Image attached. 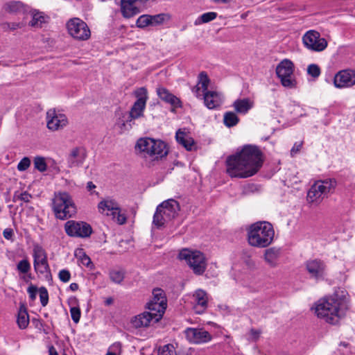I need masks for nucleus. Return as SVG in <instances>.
<instances>
[{
  "label": "nucleus",
  "mask_w": 355,
  "mask_h": 355,
  "mask_svg": "<svg viewBox=\"0 0 355 355\" xmlns=\"http://www.w3.org/2000/svg\"><path fill=\"white\" fill-rule=\"evenodd\" d=\"M261 153L255 146L247 145L240 153L226 161V171L231 178H247L256 174L262 166Z\"/></svg>",
  "instance_id": "nucleus-1"
},
{
  "label": "nucleus",
  "mask_w": 355,
  "mask_h": 355,
  "mask_svg": "<svg viewBox=\"0 0 355 355\" xmlns=\"http://www.w3.org/2000/svg\"><path fill=\"white\" fill-rule=\"evenodd\" d=\"M348 309L345 291H342L340 295L336 292L331 296L320 300L316 304L315 313L325 322L336 324L345 315Z\"/></svg>",
  "instance_id": "nucleus-2"
},
{
  "label": "nucleus",
  "mask_w": 355,
  "mask_h": 355,
  "mask_svg": "<svg viewBox=\"0 0 355 355\" xmlns=\"http://www.w3.org/2000/svg\"><path fill=\"white\" fill-rule=\"evenodd\" d=\"M275 230L271 223L259 221L252 224L248 230V242L250 245L264 248L273 241Z\"/></svg>",
  "instance_id": "nucleus-3"
},
{
  "label": "nucleus",
  "mask_w": 355,
  "mask_h": 355,
  "mask_svg": "<svg viewBox=\"0 0 355 355\" xmlns=\"http://www.w3.org/2000/svg\"><path fill=\"white\" fill-rule=\"evenodd\" d=\"M52 209L57 218L66 220L76 214V207L71 196L67 192L55 193L52 200Z\"/></svg>",
  "instance_id": "nucleus-4"
},
{
  "label": "nucleus",
  "mask_w": 355,
  "mask_h": 355,
  "mask_svg": "<svg viewBox=\"0 0 355 355\" xmlns=\"http://www.w3.org/2000/svg\"><path fill=\"white\" fill-rule=\"evenodd\" d=\"M180 211L179 203L174 199H168L159 204L153 216V224L159 228L173 220Z\"/></svg>",
  "instance_id": "nucleus-5"
},
{
  "label": "nucleus",
  "mask_w": 355,
  "mask_h": 355,
  "mask_svg": "<svg viewBox=\"0 0 355 355\" xmlns=\"http://www.w3.org/2000/svg\"><path fill=\"white\" fill-rule=\"evenodd\" d=\"M336 187V182L334 179H326L315 182L308 191V202L315 205L320 204L329 193L334 191Z\"/></svg>",
  "instance_id": "nucleus-6"
},
{
  "label": "nucleus",
  "mask_w": 355,
  "mask_h": 355,
  "mask_svg": "<svg viewBox=\"0 0 355 355\" xmlns=\"http://www.w3.org/2000/svg\"><path fill=\"white\" fill-rule=\"evenodd\" d=\"M135 95L137 101L132 106L127 119L125 120L119 122V124L122 126H125L128 124L131 128L134 124L133 121L144 116V112L146 108V102L148 100V92L145 87H140L135 92Z\"/></svg>",
  "instance_id": "nucleus-7"
},
{
  "label": "nucleus",
  "mask_w": 355,
  "mask_h": 355,
  "mask_svg": "<svg viewBox=\"0 0 355 355\" xmlns=\"http://www.w3.org/2000/svg\"><path fill=\"white\" fill-rule=\"evenodd\" d=\"M178 257L184 260L193 272L198 275H202L206 270L207 261L203 253L198 250H192L188 248L182 249Z\"/></svg>",
  "instance_id": "nucleus-8"
},
{
  "label": "nucleus",
  "mask_w": 355,
  "mask_h": 355,
  "mask_svg": "<svg viewBox=\"0 0 355 355\" xmlns=\"http://www.w3.org/2000/svg\"><path fill=\"white\" fill-rule=\"evenodd\" d=\"M98 209L100 213L111 216L112 219L120 225L126 222L125 215L121 212L118 202L110 198H107L101 200L98 205Z\"/></svg>",
  "instance_id": "nucleus-9"
},
{
  "label": "nucleus",
  "mask_w": 355,
  "mask_h": 355,
  "mask_svg": "<svg viewBox=\"0 0 355 355\" xmlns=\"http://www.w3.org/2000/svg\"><path fill=\"white\" fill-rule=\"evenodd\" d=\"M294 64L288 59L281 61L276 67V74L279 78L282 86L292 89L296 86V81L293 77Z\"/></svg>",
  "instance_id": "nucleus-10"
},
{
  "label": "nucleus",
  "mask_w": 355,
  "mask_h": 355,
  "mask_svg": "<svg viewBox=\"0 0 355 355\" xmlns=\"http://www.w3.org/2000/svg\"><path fill=\"white\" fill-rule=\"evenodd\" d=\"M302 42L307 49L314 52H321L328 45L326 39L322 37L320 33L315 30L306 31L302 36Z\"/></svg>",
  "instance_id": "nucleus-11"
},
{
  "label": "nucleus",
  "mask_w": 355,
  "mask_h": 355,
  "mask_svg": "<svg viewBox=\"0 0 355 355\" xmlns=\"http://www.w3.org/2000/svg\"><path fill=\"white\" fill-rule=\"evenodd\" d=\"M64 229L70 237L87 238L92 233L91 225L84 221L68 220L65 223Z\"/></svg>",
  "instance_id": "nucleus-12"
},
{
  "label": "nucleus",
  "mask_w": 355,
  "mask_h": 355,
  "mask_svg": "<svg viewBox=\"0 0 355 355\" xmlns=\"http://www.w3.org/2000/svg\"><path fill=\"white\" fill-rule=\"evenodd\" d=\"M167 307V300L164 291L155 288L153 291V298L147 304L146 308L150 311L155 312L157 320H159Z\"/></svg>",
  "instance_id": "nucleus-13"
},
{
  "label": "nucleus",
  "mask_w": 355,
  "mask_h": 355,
  "mask_svg": "<svg viewBox=\"0 0 355 355\" xmlns=\"http://www.w3.org/2000/svg\"><path fill=\"white\" fill-rule=\"evenodd\" d=\"M69 34L76 40H87L91 35L87 24L79 18H73L67 23Z\"/></svg>",
  "instance_id": "nucleus-14"
},
{
  "label": "nucleus",
  "mask_w": 355,
  "mask_h": 355,
  "mask_svg": "<svg viewBox=\"0 0 355 355\" xmlns=\"http://www.w3.org/2000/svg\"><path fill=\"white\" fill-rule=\"evenodd\" d=\"M33 266L35 270L40 274H46L50 272L47 261V256L44 249L37 244L33 246Z\"/></svg>",
  "instance_id": "nucleus-15"
},
{
  "label": "nucleus",
  "mask_w": 355,
  "mask_h": 355,
  "mask_svg": "<svg viewBox=\"0 0 355 355\" xmlns=\"http://www.w3.org/2000/svg\"><path fill=\"white\" fill-rule=\"evenodd\" d=\"M68 123L65 114L49 110L46 112V125L51 131H57L64 128Z\"/></svg>",
  "instance_id": "nucleus-16"
},
{
  "label": "nucleus",
  "mask_w": 355,
  "mask_h": 355,
  "mask_svg": "<svg viewBox=\"0 0 355 355\" xmlns=\"http://www.w3.org/2000/svg\"><path fill=\"white\" fill-rule=\"evenodd\" d=\"M185 336L187 339L193 344H202L211 340V335L202 328H187Z\"/></svg>",
  "instance_id": "nucleus-17"
},
{
  "label": "nucleus",
  "mask_w": 355,
  "mask_h": 355,
  "mask_svg": "<svg viewBox=\"0 0 355 355\" xmlns=\"http://www.w3.org/2000/svg\"><path fill=\"white\" fill-rule=\"evenodd\" d=\"M334 84L336 88H347L355 85V71L344 69L334 76Z\"/></svg>",
  "instance_id": "nucleus-18"
},
{
  "label": "nucleus",
  "mask_w": 355,
  "mask_h": 355,
  "mask_svg": "<svg viewBox=\"0 0 355 355\" xmlns=\"http://www.w3.org/2000/svg\"><path fill=\"white\" fill-rule=\"evenodd\" d=\"M193 308L198 314L203 313L208 307V295L202 289L196 290L192 297Z\"/></svg>",
  "instance_id": "nucleus-19"
},
{
  "label": "nucleus",
  "mask_w": 355,
  "mask_h": 355,
  "mask_svg": "<svg viewBox=\"0 0 355 355\" xmlns=\"http://www.w3.org/2000/svg\"><path fill=\"white\" fill-rule=\"evenodd\" d=\"M306 268L309 274L316 279L324 278L326 265L320 259H313L306 261Z\"/></svg>",
  "instance_id": "nucleus-20"
},
{
  "label": "nucleus",
  "mask_w": 355,
  "mask_h": 355,
  "mask_svg": "<svg viewBox=\"0 0 355 355\" xmlns=\"http://www.w3.org/2000/svg\"><path fill=\"white\" fill-rule=\"evenodd\" d=\"M151 146H153L150 147L148 158L151 160H158L167 155L168 148L166 144L164 141L153 139Z\"/></svg>",
  "instance_id": "nucleus-21"
},
{
  "label": "nucleus",
  "mask_w": 355,
  "mask_h": 355,
  "mask_svg": "<svg viewBox=\"0 0 355 355\" xmlns=\"http://www.w3.org/2000/svg\"><path fill=\"white\" fill-rule=\"evenodd\" d=\"M87 157V152L83 147H76L71 150L68 157V164L69 167H76L81 166Z\"/></svg>",
  "instance_id": "nucleus-22"
},
{
  "label": "nucleus",
  "mask_w": 355,
  "mask_h": 355,
  "mask_svg": "<svg viewBox=\"0 0 355 355\" xmlns=\"http://www.w3.org/2000/svg\"><path fill=\"white\" fill-rule=\"evenodd\" d=\"M155 311H145L141 314L135 316L131 320L132 326L135 328L147 327L150 325L151 321L158 322L156 320Z\"/></svg>",
  "instance_id": "nucleus-23"
},
{
  "label": "nucleus",
  "mask_w": 355,
  "mask_h": 355,
  "mask_svg": "<svg viewBox=\"0 0 355 355\" xmlns=\"http://www.w3.org/2000/svg\"><path fill=\"white\" fill-rule=\"evenodd\" d=\"M205 105L209 110L216 109L223 103V96L215 91H209L203 94Z\"/></svg>",
  "instance_id": "nucleus-24"
},
{
  "label": "nucleus",
  "mask_w": 355,
  "mask_h": 355,
  "mask_svg": "<svg viewBox=\"0 0 355 355\" xmlns=\"http://www.w3.org/2000/svg\"><path fill=\"white\" fill-rule=\"evenodd\" d=\"M175 139L177 142L182 145L188 151H192L197 149V145L194 139L189 135V134L180 129L176 132Z\"/></svg>",
  "instance_id": "nucleus-25"
},
{
  "label": "nucleus",
  "mask_w": 355,
  "mask_h": 355,
  "mask_svg": "<svg viewBox=\"0 0 355 355\" xmlns=\"http://www.w3.org/2000/svg\"><path fill=\"white\" fill-rule=\"evenodd\" d=\"M157 94L160 99L174 107H178L181 106L180 99L173 94L170 93L169 91L164 87H158L157 89Z\"/></svg>",
  "instance_id": "nucleus-26"
},
{
  "label": "nucleus",
  "mask_w": 355,
  "mask_h": 355,
  "mask_svg": "<svg viewBox=\"0 0 355 355\" xmlns=\"http://www.w3.org/2000/svg\"><path fill=\"white\" fill-rule=\"evenodd\" d=\"M235 111L241 114H247L254 106V101L250 98L236 99L233 103Z\"/></svg>",
  "instance_id": "nucleus-27"
},
{
  "label": "nucleus",
  "mask_w": 355,
  "mask_h": 355,
  "mask_svg": "<svg viewBox=\"0 0 355 355\" xmlns=\"http://www.w3.org/2000/svg\"><path fill=\"white\" fill-rule=\"evenodd\" d=\"M153 139L150 137L140 138L137 140L135 145V150L139 153L141 156L148 158L150 153L151 143Z\"/></svg>",
  "instance_id": "nucleus-28"
},
{
  "label": "nucleus",
  "mask_w": 355,
  "mask_h": 355,
  "mask_svg": "<svg viewBox=\"0 0 355 355\" xmlns=\"http://www.w3.org/2000/svg\"><path fill=\"white\" fill-rule=\"evenodd\" d=\"M280 255V249L270 248L265 250L263 259L270 267H276L278 264V259Z\"/></svg>",
  "instance_id": "nucleus-29"
},
{
  "label": "nucleus",
  "mask_w": 355,
  "mask_h": 355,
  "mask_svg": "<svg viewBox=\"0 0 355 355\" xmlns=\"http://www.w3.org/2000/svg\"><path fill=\"white\" fill-rule=\"evenodd\" d=\"M3 10L10 14L24 13L26 11V6L19 1H10L6 2L3 7Z\"/></svg>",
  "instance_id": "nucleus-30"
},
{
  "label": "nucleus",
  "mask_w": 355,
  "mask_h": 355,
  "mask_svg": "<svg viewBox=\"0 0 355 355\" xmlns=\"http://www.w3.org/2000/svg\"><path fill=\"white\" fill-rule=\"evenodd\" d=\"M121 11L125 18H130L139 12L136 3H132L123 0L121 1Z\"/></svg>",
  "instance_id": "nucleus-31"
},
{
  "label": "nucleus",
  "mask_w": 355,
  "mask_h": 355,
  "mask_svg": "<svg viewBox=\"0 0 355 355\" xmlns=\"http://www.w3.org/2000/svg\"><path fill=\"white\" fill-rule=\"evenodd\" d=\"M17 323L20 329H25L29 324V315L25 306L21 305L19 307Z\"/></svg>",
  "instance_id": "nucleus-32"
},
{
  "label": "nucleus",
  "mask_w": 355,
  "mask_h": 355,
  "mask_svg": "<svg viewBox=\"0 0 355 355\" xmlns=\"http://www.w3.org/2000/svg\"><path fill=\"white\" fill-rule=\"evenodd\" d=\"M48 17L43 12L34 10L32 12V19L29 22V25L35 28H41L43 24L47 21Z\"/></svg>",
  "instance_id": "nucleus-33"
},
{
  "label": "nucleus",
  "mask_w": 355,
  "mask_h": 355,
  "mask_svg": "<svg viewBox=\"0 0 355 355\" xmlns=\"http://www.w3.org/2000/svg\"><path fill=\"white\" fill-rule=\"evenodd\" d=\"M108 275L111 282L116 284H121L125 278V271L122 269H111Z\"/></svg>",
  "instance_id": "nucleus-34"
},
{
  "label": "nucleus",
  "mask_w": 355,
  "mask_h": 355,
  "mask_svg": "<svg viewBox=\"0 0 355 355\" xmlns=\"http://www.w3.org/2000/svg\"><path fill=\"white\" fill-rule=\"evenodd\" d=\"M239 121V119L236 113L233 112H227L224 114L223 122L224 124L231 128L235 126Z\"/></svg>",
  "instance_id": "nucleus-35"
},
{
  "label": "nucleus",
  "mask_w": 355,
  "mask_h": 355,
  "mask_svg": "<svg viewBox=\"0 0 355 355\" xmlns=\"http://www.w3.org/2000/svg\"><path fill=\"white\" fill-rule=\"evenodd\" d=\"M168 19V16L164 13H161L155 15H150V26H156L161 25Z\"/></svg>",
  "instance_id": "nucleus-36"
},
{
  "label": "nucleus",
  "mask_w": 355,
  "mask_h": 355,
  "mask_svg": "<svg viewBox=\"0 0 355 355\" xmlns=\"http://www.w3.org/2000/svg\"><path fill=\"white\" fill-rule=\"evenodd\" d=\"M210 80L207 76V74L205 71H202L200 73L198 76V85L202 88V92L203 94L208 91V86L209 84Z\"/></svg>",
  "instance_id": "nucleus-37"
},
{
  "label": "nucleus",
  "mask_w": 355,
  "mask_h": 355,
  "mask_svg": "<svg viewBox=\"0 0 355 355\" xmlns=\"http://www.w3.org/2000/svg\"><path fill=\"white\" fill-rule=\"evenodd\" d=\"M17 270L22 274H27L31 270V263L25 259L19 261L17 265Z\"/></svg>",
  "instance_id": "nucleus-38"
},
{
  "label": "nucleus",
  "mask_w": 355,
  "mask_h": 355,
  "mask_svg": "<svg viewBox=\"0 0 355 355\" xmlns=\"http://www.w3.org/2000/svg\"><path fill=\"white\" fill-rule=\"evenodd\" d=\"M158 355H176L175 347L172 344H167L160 347Z\"/></svg>",
  "instance_id": "nucleus-39"
},
{
  "label": "nucleus",
  "mask_w": 355,
  "mask_h": 355,
  "mask_svg": "<svg viewBox=\"0 0 355 355\" xmlns=\"http://www.w3.org/2000/svg\"><path fill=\"white\" fill-rule=\"evenodd\" d=\"M31 198L32 196L27 191L22 193L15 192L13 196V201L17 202L20 200L24 202H28Z\"/></svg>",
  "instance_id": "nucleus-40"
},
{
  "label": "nucleus",
  "mask_w": 355,
  "mask_h": 355,
  "mask_svg": "<svg viewBox=\"0 0 355 355\" xmlns=\"http://www.w3.org/2000/svg\"><path fill=\"white\" fill-rule=\"evenodd\" d=\"M150 15H141L137 20V26L141 28H144L150 26Z\"/></svg>",
  "instance_id": "nucleus-41"
},
{
  "label": "nucleus",
  "mask_w": 355,
  "mask_h": 355,
  "mask_svg": "<svg viewBox=\"0 0 355 355\" xmlns=\"http://www.w3.org/2000/svg\"><path fill=\"white\" fill-rule=\"evenodd\" d=\"M34 166L40 172H44L46 170V162L42 157H36L34 159Z\"/></svg>",
  "instance_id": "nucleus-42"
},
{
  "label": "nucleus",
  "mask_w": 355,
  "mask_h": 355,
  "mask_svg": "<svg viewBox=\"0 0 355 355\" xmlns=\"http://www.w3.org/2000/svg\"><path fill=\"white\" fill-rule=\"evenodd\" d=\"M217 17V13L215 12H205L200 15L198 18L200 23H208L214 19H215Z\"/></svg>",
  "instance_id": "nucleus-43"
},
{
  "label": "nucleus",
  "mask_w": 355,
  "mask_h": 355,
  "mask_svg": "<svg viewBox=\"0 0 355 355\" xmlns=\"http://www.w3.org/2000/svg\"><path fill=\"white\" fill-rule=\"evenodd\" d=\"M307 73L313 78H316L319 77L321 71L318 65L315 64H311L307 67Z\"/></svg>",
  "instance_id": "nucleus-44"
},
{
  "label": "nucleus",
  "mask_w": 355,
  "mask_h": 355,
  "mask_svg": "<svg viewBox=\"0 0 355 355\" xmlns=\"http://www.w3.org/2000/svg\"><path fill=\"white\" fill-rule=\"evenodd\" d=\"M40 302L42 306L47 305L49 302V293L45 287H41L39 289Z\"/></svg>",
  "instance_id": "nucleus-45"
},
{
  "label": "nucleus",
  "mask_w": 355,
  "mask_h": 355,
  "mask_svg": "<svg viewBox=\"0 0 355 355\" xmlns=\"http://www.w3.org/2000/svg\"><path fill=\"white\" fill-rule=\"evenodd\" d=\"M70 313L72 320L75 323H78L80 321L81 313L80 309L78 306H72L70 308Z\"/></svg>",
  "instance_id": "nucleus-46"
},
{
  "label": "nucleus",
  "mask_w": 355,
  "mask_h": 355,
  "mask_svg": "<svg viewBox=\"0 0 355 355\" xmlns=\"http://www.w3.org/2000/svg\"><path fill=\"white\" fill-rule=\"evenodd\" d=\"M30 165H31V159L27 157H24L18 163L17 168L18 171H24L26 169H28V168L30 166Z\"/></svg>",
  "instance_id": "nucleus-47"
},
{
  "label": "nucleus",
  "mask_w": 355,
  "mask_h": 355,
  "mask_svg": "<svg viewBox=\"0 0 355 355\" xmlns=\"http://www.w3.org/2000/svg\"><path fill=\"white\" fill-rule=\"evenodd\" d=\"M121 344L119 343H114L110 348L106 355H120Z\"/></svg>",
  "instance_id": "nucleus-48"
},
{
  "label": "nucleus",
  "mask_w": 355,
  "mask_h": 355,
  "mask_svg": "<svg viewBox=\"0 0 355 355\" xmlns=\"http://www.w3.org/2000/svg\"><path fill=\"white\" fill-rule=\"evenodd\" d=\"M58 277L60 281L66 283L70 280L71 273L68 270L63 269L59 272Z\"/></svg>",
  "instance_id": "nucleus-49"
},
{
  "label": "nucleus",
  "mask_w": 355,
  "mask_h": 355,
  "mask_svg": "<svg viewBox=\"0 0 355 355\" xmlns=\"http://www.w3.org/2000/svg\"><path fill=\"white\" fill-rule=\"evenodd\" d=\"M302 142H295L291 150V157H295L301 150Z\"/></svg>",
  "instance_id": "nucleus-50"
},
{
  "label": "nucleus",
  "mask_w": 355,
  "mask_h": 355,
  "mask_svg": "<svg viewBox=\"0 0 355 355\" xmlns=\"http://www.w3.org/2000/svg\"><path fill=\"white\" fill-rule=\"evenodd\" d=\"M27 292L29 295V297L32 300H34L36 297V294H37V288L36 286H33V285H31L30 286L28 289H27Z\"/></svg>",
  "instance_id": "nucleus-51"
},
{
  "label": "nucleus",
  "mask_w": 355,
  "mask_h": 355,
  "mask_svg": "<svg viewBox=\"0 0 355 355\" xmlns=\"http://www.w3.org/2000/svg\"><path fill=\"white\" fill-rule=\"evenodd\" d=\"M80 260L81 263L87 267H89L92 264L91 259L85 253L80 257Z\"/></svg>",
  "instance_id": "nucleus-52"
},
{
  "label": "nucleus",
  "mask_w": 355,
  "mask_h": 355,
  "mask_svg": "<svg viewBox=\"0 0 355 355\" xmlns=\"http://www.w3.org/2000/svg\"><path fill=\"white\" fill-rule=\"evenodd\" d=\"M192 92L197 98H201V96H203L202 88L198 84L193 88Z\"/></svg>",
  "instance_id": "nucleus-53"
},
{
  "label": "nucleus",
  "mask_w": 355,
  "mask_h": 355,
  "mask_svg": "<svg viewBox=\"0 0 355 355\" xmlns=\"http://www.w3.org/2000/svg\"><path fill=\"white\" fill-rule=\"evenodd\" d=\"M3 237L7 240H10L13 236V231L12 229L6 228L3 232Z\"/></svg>",
  "instance_id": "nucleus-54"
},
{
  "label": "nucleus",
  "mask_w": 355,
  "mask_h": 355,
  "mask_svg": "<svg viewBox=\"0 0 355 355\" xmlns=\"http://www.w3.org/2000/svg\"><path fill=\"white\" fill-rule=\"evenodd\" d=\"M250 335L252 337V338L254 340H256L258 338L259 336V332H258L256 330H254V329H252L250 331Z\"/></svg>",
  "instance_id": "nucleus-55"
},
{
  "label": "nucleus",
  "mask_w": 355,
  "mask_h": 355,
  "mask_svg": "<svg viewBox=\"0 0 355 355\" xmlns=\"http://www.w3.org/2000/svg\"><path fill=\"white\" fill-rule=\"evenodd\" d=\"M96 188V185L92 182H88L87 184V189L89 191H92Z\"/></svg>",
  "instance_id": "nucleus-56"
},
{
  "label": "nucleus",
  "mask_w": 355,
  "mask_h": 355,
  "mask_svg": "<svg viewBox=\"0 0 355 355\" xmlns=\"http://www.w3.org/2000/svg\"><path fill=\"white\" fill-rule=\"evenodd\" d=\"M25 282H28L30 279H32V276L31 274H24V276L21 277Z\"/></svg>",
  "instance_id": "nucleus-57"
},
{
  "label": "nucleus",
  "mask_w": 355,
  "mask_h": 355,
  "mask_svg": "<svg viewBox=\"0 0 355 355\" xmlns=\"http://www.w3.org/2000/svg\"><path fill=\"white\" fill-rule=\"evenodd\" d=\"M49 355H58L55 348L53 346H51L49 348Z\"/></svg>",
  "instance_id": "nucleus-58"
},
{
  "label": "nucleus",
  "mask_w": 355,
  "mask_h": 355,
  "mask_svg": "<svg viewBox=\"0 0 355 355\" xmlns=\"http://www.w3.org/2000/svg\"><path fill=\"white\" fill-rule=\"evenodd\" d=\"M8 27L10 30H15L20 27L19 24L17 23H12L8 24Z\"/></svg>",
  "instance_id": "nucleus-59"
},
{
  "label": "nucleus",
  "mask_w": 355,
  "mask_h": 355,
  "mask_svg": "<svg viewBox=\"0 0 355 355\" xmlns=\"http://www.w3.org/2000/svg\"><path fill=\"white\" fill-rule=\"evenodd\" d=\"M78 284H76V283H71L70 285H69V288L71 291H76L78 289Z\"/></svg>",
  "instance_id": "nucleus-60"
},
{
  "label": "nucleus",
  "mask_w": 355,
  "mask_h": 355,
  "mask_svg": "<svg viewBox=\"0 0 355 355\" xmlns=\"http://www.w3.org/2000/svg\"><path fill=\"white\" fill-rule=\"evenodd\" d=\"M214 1H215L216 3H227L230 1V0H214Z\"/></svg>",
  "instance_id": "nucleus-61"
},
{
  "label": "nucleus",
  "mask_w": 355,
  "mask_h": 355,
  "mask_svg": "<svg viewBox=\"0 0 355 355\" xmlns=\"http://www.w3.org/2000/svg\"><path fill=\"white\" fill-rule=\"evenodd\" d=\"M112 302V299H108L106 301L107 304H110Z\"/></svg>",
  "instance_id": "nucleus-62"
},
{
  "label": "nucleus",
  "mask_w": 355,
  "mask_h": 355,
  "mask_svg": "<svg viewBox=\"0 0 355 355\" xmlns=\"http://www.w3.org/2000/svg\"><path fill=\"white\" fill-rule=\"evenodd\" d=\"M343 345L346 347L347 345V344L343 343Z\"/></svg>",
  "instance_id": "nucleus-63"
}]
</instances>
